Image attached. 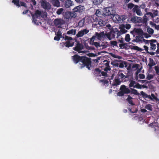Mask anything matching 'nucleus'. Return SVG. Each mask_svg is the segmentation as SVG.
Segmentation results:
<instances>
[{
  "instance_id": "1",
  "label": "nucleus",
  "mask_w": 159,
  "mask_h": 159,
  "mask_svg": "<svg viewBox=\"0 0 159 159\" xmlns=\"http://www.w3.org/2000/svg\"><path fill=\"white\" fill-rule=\"evenodd\" d=\"M81 62L82 63H80L81 69H82L86 66L89 70H90V68L91 66V61L90 58L88 57L85 56H82Z\"/></svg>"
},
{
  "instance_id": "2",
  "label": "nucleus",
  "mask_w": 159,
  "mask_h": 159,
  "mask_svg": "<svg viewBox=\"0 0 159 159\" xmlns=\"http://www.w3.org/2000/svg\"><path fill=\"white\" fill-rule=\"evenodd\" d=\"M119 90L117 93V96L119 97L123 96L125 94L130 93V89L125 85H122L120 86Z\"/></svg>"
},
{
  "instance_id": "3",
  "label": "nucleus",
  "mask_w": 159,
  "mask_h": 159,
  "mask_svg": "<svg viewBox=\"0 0 159 159\" xmlns=\"http://www.w3.org/2000/svg\"><path fill=\"white\" fill-rule=\"evenodd\" d=\"M31 16L33 18V21L35 24H36L37 22L36 18H38L40 16H41L42 18H44V17L43 13L40 11L39 10H36L35 11L34 14H32Z\"/></svg>"
},
{
  "instance_id": "4",
  "label": "nucleus",
  "mask_w": 159,
  "mask_h": 159,
  "mask_svg": "<svg viewBox=\"0 0 159 159\" xmlns=\"http://www.w3.org/2000/svg\"><path fill=\"white\" fill-rule=\"evenodd\" d=\"M42 7L45 10H49L51 9V5L46 0H41L40 1Z\"/></svg>"
},
{
  "instance_id": "5",
  "label": "nucleus",
  "mask_w": 159,
  "mask_h": 159,
  "mask_svg": "<svg viewBox=\"0 0 159 159\" xmlns=\"http://www.w3.org/2000/svg\"><path fill=\"white\" fill-rule=\"evenodd\" d=\"M140 93L142 97L145 99L148 98V99L151 100H153L154 99L156 101H159V99L156 97L153 93H152L151 95V96L150 95L147 94L143 91H141Z\"/></svg>"
},
{
  "instance_id": "6",
  "label": "nucleus",
  "mask_w": 159,
  "mask_h": 159,
  "mask_svg": "<svg viewBox=\"0 0 159 159\" xmlns=\"http://www.w3.org/2000/svg\"><path fill=\"white\" fill-rule=\"evenodd\" d=\"M77 17V15L73 12L68 11L65 13L64 15V18L66 19H71L72 18H75Z\"/></svg>"
},
{
  "instance_id": "7",
  "label": "nucleus",
  "mask_w": 159,
  "mask_h": 159,
  "mask_svg": "<svg viewBox=\"0 0 159 159\" xmlns=\"http://www.w3.org/2000/svg\"><path fill=\"white\" fill-rule=\"evenodd\" d=\"M116 13V9L112 7H109L106 8L105 15L106 16H114Z\"/></svg>"
},
{
  "instance_id": "8",
  "label": "nucleus",
  "mask_w": 159,
  "mask_h": 159,
  "mask_svg": "<svg viewBox=\"0 0 159 159\" xmlns=\"http://www.w3.org/2000/svg\"><path fill=\"white\" fill-rule=\"evenodd\" d=\"M106 37L110 40L114 39L116 36L114 28L111 30L108 33L106 32Z\"/></svg>"
},
{
  "instance_id": "9",
  "label": "nucleus",
  "mask_w": 159,
  "mask_h": 159,
  "mask_svg": "<svg viewBox=\"0 0 159 159\" xmlns=\"http://www.w3.org/2000/svg\"><path fill=\"white\" fill-rule=\"evenodd\" d=\"M84 7L81 5H79L75 7L73 10V11L74 13L77 15V13H81L83 12L84 10Z\"/></svg>"
},
{
  "instance_id": "10",
  "label": "nucleus",
  "mask_w": 159,
  "mask_h": 159,
  "mask_svg": "<svg viewBox=\"0 0 159 159\" xmlns=\"http://www.w3.org/2000/svg\"><path fill=\"white\" fill-rule=\"evenodd\" d=\"M82 56H80L78 54H75L72 57V59L73 62L75 64L79 62H81Z\"/></svg>"
},
{
  "instance_id": "11",
  "label": "nucleus",
  "mask_w": 159,
  "mask_h": 159,
  "mask_svg": "<svg viewBox=\"0 0 159 159\" xmlns=\"http://www.w3.org/2000/svg\"><path fill=\"white\" fill-rule=\"evenodd\" d=\"M89 32V30L86 29L81 30L78 33L76 34V36L79 38L82 37L84 34H86L88 33Z\"/></svg>"
},
{
  "instance_id": "12",
  "label": "nucleus",
  "mask_w": 159,
  "mask_h": 159,
  "mask_svg": "<svg viewBox=\"0 0 159 159\" xmlns=\"http://www.w3.org/2000/svg\"><path fill=\"white\" fill-rule=\"evenodd\" d=\"M140 8V7L138 5H135L132 9V11L134 13L136 12L138 15L141 16L142 15V13Z\"/></svg>"
},
{
  "instance_id": "13",
  "label": "nucleus",
  "mask_w": 159,
  "mask_h": 159,
  "mask_svg": "<svg viewBox=\"0 0 159 159\" xmlns=\"http://www.w3.org/2000/svg\"><path fill=\"white\" fill-rule=\"evenodd\" d=\"M117 77L118 79H119L122 81V82L126 81V80L125 79L127 78V76L124 75L123 73L120 72L118 73Z\"/></svg>"
},
{
  "instance_id": "14",
  "label": "nucleus",
  "mask_w": 159,
  "mask_h": 159,
  "mask_svg": "<svg viewBox=\"0 0 159 159\" xmlns=\"http://www.w3.org/2000/svg\"><path fill=\"white\" fill-rule=\"evenodd\" d=\"M95 35L97 38L99 40L106 38V33H104V31L101 32L99 33H96Z\"/></svg>"
},
{
  "instance_id": "15",
  "label": "nucleus",
  "mask_w": 159,
  "mask_h": 159,
  "mask_svg": "<svg viewBox=\"0 0 159 159\" xmlns=\"http://www.w3.org/2000/svg\"><path fill=\"white\" fill-rule=\"evenodd\" d=\"M83 48V45L79 42L77 43L76 46L73 48V49L78 52L79 53H80L81 52L80 51Z\"/></svg>"
},
{
  "instance_id": "16",
  "label": "nucleus",
  "mask_w": 159,
  "mask_h": 159,
  "mask_svg": "<svg viewBox=\"0 0 159 159\" xmlns=\"http://www.w3.org/2000/svg\"><path fill=\"white\" fill-rule=\"evenodd\" d=\"M53 22L55 26L59 27L64 24V21L61 19H56L54 20Z\"/></svg>"
},
{
  "instance_id": "17",
  "label": "nucleus",
  "mask_w": 159,
  "mask_h": 159,
  "mask_svg": "<svg viewBox=\"0 0 159 159\" xmlns=\"http://www.w3.org/2000/svg\"><path fill=\"white\" fill-rule=\"evenodd\" d=\"M73 5V2L71 0H66L64 3V6L66 8H69Z\"/></svg>"
},
{
  "instance_id": "18",
  "label": "nucleus",
  "mask_w": 159,
  "mask_h": 159,
  "mask_svg": "<svg viewBox=\"0 0 159 159\" xmlns=\"http://www.w3.org/2000/svg\"><path fill=\"white\" fill-rule=\"evenodd\" d=\"M74 42L72 41H67L64 43V45L66 47L69 48L73 46L74 45Z\"/></svg>"
},
{
  "instance_id": "19",
  "label": "nucleus",
  "mask_w": 159,
  "mask_h": 159,
  "mask_svg": "<svg viewBox=\"0 0 159 159\" xmlns=\"http://www.w3.org/2000/svg\"><path fill=\"white\" fill-rule=\"evenodd\" d=\"M51 3L54 7H59L60 6V3L59 0H51Z\"/></svg>"
},
{
  "instance_id": "20",
  "label": "nucleus",
  "mask_w": 159,
  "mask_h": 159,
  "mask_svg": "<svg viewBox=\"0 0 159 159\" xmlns=\"http://www.w3.org/2000/svg\"><path fill=\"white\" fill-rule=\"evenodd\" d=\"M143 38V35H138L136 36L135 39L133 40V42H139L141 41Z\"/></svg>"
},
{
  "instance_id": "21",
  "label": "nucleus",
  "mask_w": 159,
  "mask_h": 159,
  "mask_svg": "<svg viewBox=\"0 0 159 159\" xmlns=\"http://www.w3.org/2000/svg\"><path fill=\"white\" fill-rule=\"evenodd\" d=\"M133 31L138 35H143V31L141 29L135 28Z\"/></svg>"
},
{
  "instance_id": "22",
  "label": "nucleus",
  "mask_w": 159,
  "mask_h": 159,
  "mask_svg": "<svg viewBox=\"0 0 159 159\" xmlns=\"http://www.w3.org/2000/svg\"><path fill=\"white\" fill-rule=\"evenodd\" d=\"M132 99L133 98L129 95H128V97L126 100L129 104L132 106H134V104L133 102Z\"/></svg>"
},
{
  "instance_id": "23",
  "label": "nucleus",
  "mask_w": 159,
  "mask_h": 159,
  "mask_svg": "<svg viewBox=\"0 0 159 159\" xmlns=\"http://www.w3.org/2000/svg\"><path fill=\"white\" fill-rule=\"evenodd\" d=\"M121 82L122 81H121L119 79L117 78L114 80V83L112 85L113 86H116L119 85L120 84Z\"/></svg>"
},
{
  "instance_id": "24",
  "label": "nucleus",
  "mask_w": 159,
  "mask_h": 159,
  "mask_svg": "<svg viewBox=\"0 0 159 159\" xmlns=\"http://www.w3.org/2000/svg\"><path fill=\"white\" fill-rule=\"evenodd\" d=\"M130 93L131 94H134L136 95H139V93L138 92L137 90L132 88H130Z\"/></svg>"
},
{
  "instance_id": "25",
  "label": "nucleus",
  "mask_w": 159,
  "mask_h": 159,
  "mask_svg": "<svg viewBox=\"0 0 159 159\" xmlns=\"http://www.w3.org/2000/svg\"><path fill=\"white\" fill-rule=\"evenodd\" d=\"M124 26V25H122L120 26V31L122 34H125L127 32V30L125 29Z\"/></svg>"
},
{
  "instance_id": "26",
  "label": "nucleus",
  "mask_w": 159,
  "mask_h": 159,
  "mask_svg": "<svg viewBox=\"0 0 159 159\" xmlns=\"http://www.w3.org/2000/svg\"><path fill=\"white\" fill-rule=\"evenodd\" d=\"M115 34H116V38H118L121 34V32L116 28H114Z\"/></svg>"
},
{
  "instance_id": "27",
  "label": "nucleus",
  "mask_w": 159,
  "mask_h": 159,
  "mask_svg": "<svg viewBox=\"0 0 159 159\" xmlns=\"http://www.w3.org/2000/svg\"><path fill=\"white\" fill-rule=\"evenodd\" d=\"M150 61L148 63V65L149 66V68H151L152 67V66L155 65V63L154 62L153 59H150Z\"/></svg>"
},
{
  "instance_id": "28",
  "label": "nucleus",
  "mask_w": 159,
  "mask_h": 159,
  "mask_svg": "<svg viewBox=\"0 0 159 159\" xmlns=\"http://www.w3.org/2000/svg\"><path fill=\"white\" fill-rule=\"evenodd\" d=\"M76 32V29H71L68 31L67 32V34H73L75 35V34Z\"/></svg>"
},
{
  "instance_id": "29",
  "label": "nucleus",
  "mask_w": 159,
  "mask_h": 159,
  "mask_svg": "<svg viewBox=\"0 0 159 159\" xmlns=\"http://www.w3.org/2000/svg\"><path fill=\"white\" fill-rule=\"evenodd\" d=\"M140 18L142 20L141 22L143 23V24H144L146 25H147L148 21V18L147 17L145 16H144L143 19H142L141 18Z\"/></svg>"
},
{
  "instance_id": "30",
  "label": "nucleus",
  "mask_w": 159,
  "mask_h": 159,
  "mask_svg": "<svg viewBox=\"0 0 159 159\" xmlns=\"http://www.w3.org/2000/svg\"><path fill=\"white\" fill-rule=\"evenodd\" d=\"M93 3L94 5L100 4L103 1V0H92Z\"/></svg>"
},
{
  "instance_id": "31",
  "label": "nucleus",
  "mask_w": 159,
  "mask_h": 159,
  "mask_svg": "<svg viewBox=\"0 0 159 159\" xmlns=\"http://www.w3.org/2000/svg\"><path fill=\"white\" fill-rule=\"evenodd\" d=\"M147 31L149 34L152 35L153 34L154 31L152 29L148 27L147 29Z\"/></svg>"
},
{
  "instance_id": "32",
  "label": "nucleus",
  "mask_w": 159,
  "mask_h": 159,
  "mask_svg": "<svg viewBox=\"0 0 159 159\" xmlns=\"http://www.w3.org/2000/svg\"><path fill=\"white\" fill-rule=\"evenodd\" d=\"M135 5L132 3L130 2L128 4L127 6L128 9H131L134 7Z\"/></svg>"
},
{
  "instance_id": "33",
  "label": "nucleus",
  "mask_w": 159,
  "mask_h": 159,
  "mask_svg": "<svg viewBox=\"0 0 159 159\" xmlns=\"http://www.w3.org/2000/svg\"><path fill=\"white\" fill-rule=\"evenodd\" d=\"M64 10L62 8H61L57 10L56 11V13L57 15H59L61 14Z\"/></svg>"
},
{
  "instance_id": "34",
  "label": "nucleus",
  "mask_w": 159,
  "mask_h": 159,
  "mask_svg": "<svg viewBox=\"0 0 159 159\" xmlns=\"http://www.w3.org/2000/svg\"><path fill=\"white\" fill-rule=\"evenodd\" d=\"M136 84L135 81L134 80H132L130 81V83L129 85V88L132 87L134 88V86H135L134 84Z\"/></svg>"
},
{
  "instance_id": "35",
  "label": "nucleus",
  "mask_w": 159,
  "mask_h": 159,
  "mask_svg": "<svg viewBox=\"0 0 159 159\" xmlns=\"http://www.w3.org/2000/svg\"><path fill=\"white\" fill-rule=\"evenodd\" d=\"M12 2L17 6L20 7L19 0H13Z\"/></svg>"
},
{
  "instance_id": "36",
  "label": "nucleus",
  "mask_w": 159,
  "mask_h": 159,
  "mask_svg": "<svg viewBox=\"0 0 159 159\" xmlns=\"http://www.w3.org/2000/svg\"><path fill=\"white\" fill-rule=\"evenodd\" d=\"M145 108L150 111H152V109L151 105L150 104L146 105Z\"/></svg>"
},
{
  "instance_id": "37",
  "label": "nucleus",
  "mask_w": 159,
  "mask_h": 159,
  "mask_svg": "<svg viewBox=\"0 0 159 159\" xmlns=\"http://www.w3.org/2000/svg\"><path fill=\"white\" fill-rule=\"evenodd\" d=\"M132 49L138 51H141L143 50V49L137 46H133Z\"/></svg>"
},
{
  "instance_id": "38",
  "label": "nucleus",
  "mask_w": 159,
  "mask_h": 159,
  "mask_svg": "<svg viewBox=\"0 0 159 159\" xmlns=\"http://www.w3.org/2000/svg\"><path fill=\"white\" fill-rule=\"evenodd\" d=\"M130 35L129 34L126 35L125 37V40L126 42H129L130 41Z\"/></svg>"
},
{
  "instance_id": "39",
  "label": "nucleus",
  "mask_w": 159,
  "mask_h": 159,
  "mask_svg": "<svg viewBox=\"0 0 159 159\" xmlns=\"http://www.w3.org/2000/svg\"><path fill=\"white\" fill-rule=\"evenodd\" d=\"M65 40L67 41H72L73 40L72 38L71 37H69L66 35L65 36Z\"/></svg>"
},
{
  "instance_id": "40",
  "label": "nucleus",
  "mask_w": 159,
  "mask_h": 159,
  "mask_svg": "<svg viewBox=\"0 0 159 159\" xmlns=\"http://www.w3.org/2000/svg\"><path fill=\"white\" fill-rule=\"evenodd\" d=\"M134 88H136L138 89H141L142 88V85L140 84L139 83H137L134 87Z\"/></svg>"
},
{
  "instance_id": "41",
  "label": "nucleus",
  "mask_w": 159,
  "mask_h": 159,
  "mask_svg": "<svg viewBox=\"0 0 159 159\" xmlns=\"http://www.w3.org/2000/svg\"><path fill=\"white\" fill-rule=\"evenodd\" d=\"M151 45V48H150L152 50H154L156 48V45L155 44L153 43H150Z\"/></svg>"
},
{
  "instance_id": "42",
  "label": "nucleus",
  "mask_w": 159,
  "mask_h": 159,
  "mask_svg": "<svg viewBox=\"0 0 159 159\" xmlns=\"http://www.w3.org/2000/svg\"><path fill=\"white\" fill-rule=\"evenodd\" d=\"M56 34L57 36L60 37L61 38L62 37L61 33L60 30H58L57 33V34Z\"/></svg>"
},
{
  "instance_id": "43",
  "label": "nucleus",
  "mask_w": 159,
  "mask_h": 159,
  "mask_svg": "<svg viewBox=\"0 0 159 159\" xmlns=\"http://www.w3.org/2000/svg\"><path fill=\"white\" fill-rule=\"evenodd\" d=\"M100 82L102 83L104 85L107 84L108 82V81L107 80H100Z\"/></svg>"
},
{
  "instance_id": "44",
  "label": "nucleus",
  "mask_w": 159,
  "mask_h": 159,
  "mask_svg": "<svg viewBox=\"0 0 159 159\" xmlns=\"http://www.w3.org/2000/svg\"><path fill=\"white\" fill-rule=\"evenodd\" d=\"M153 75L150 74H148L147 75L146 79L148 80H150L153 78Z\"/></svg>"
},
{
  "instance_id": "45",
  "label": "nucleus",
  "mask_w": 159,
  "mask_h": 159,
  "mask_svg": "<svg viewBox=\"0 0 159 159\" xmlns=\"http://www.w3.org/2000/svg\"><path fill=\"white\" fill-rule=\"evenodd\" d=\"M110 43L113 46H117V42L116 41H111Z\"/></svg>"
},
{
  "instance_id": "46",
  "label": "nucleus",
  "mask_w": 159,
  "mask_h": 159,
  "mask_svg": "<svg viewBox=\"0 0 159 159\" xmlns=\"http://www.w3.org/2000/svg\"><path fill=\"white\" fill-rule=\"evenodd\" d=\"M126 43H121L119 45V47L121 49H124L126 47H125V45H126Z\"/></svg>"
},
{
  "instance_id": "47",
  "label": "nucleus",
  "mask_w": 159,
  "mask_h": 159,
  "mask_svg": "<svg viewBox=\"0 0 159 159\" xmlns=\"http://www.w3.org/2000/svg\"><path fill=\"white\" fill-rule=\"evenodd\" d=\"M112 56L114 58H118L119 59H120L122 58V57L121 56L117 55L112 54Z\"/></svg>"
},
{
  "instance_id": "48",
  "label": "nucleus",
  "mask_w": 159,
  "mask_h": 159,
  "mask_svg": "<svg viewBox=\"0 0 159 159\" xmlns=\"http://www.w3.org/2000/svg\"><path fill=\"white\" fill-rule=\"evenodd\" d=\"M119 61H121V62L120 63L118 67L120 68H123L124 67V61L120 60Z\"/></svg>"
},
{
  "instance_id": "49",
  "label": "nucleus",
  "mask_w": 159,
  "mask_h": 159,
  "mask_svg": "<svg viewBox=\"0 0 159 159\" xmlns=\"http://www.w3.org/2000/svg\"><path fill=\"white\" fill-rule=\"evenodd\" d=\"M95 14L98 16L101 17V12L99 10H97Z\"/></svg>"
},
{
  "instance_id": "50",
  "label": "nucleus",
  "mask_w": 159,
  "mask_h": 159,
  "mask_svg": "<svg viewBox=\"0 0 159 159\" xmlns=\"http://www.w3.org/2000/svg\"><path fill=\"white\" fill-rule=\"evenodd\" d=\"M103 63L106 66H109V61H107V60H105L103 61Z\"/></svg>"
},
{
  "instance_id": "51",
  "label": "nucleus",
  "mask_w": 159,
  "mask_h": 159,
  "mask_svg": "<svg viewBox=\"0 0 159 159\" xmlns=\"http://www.w3.org/2000/svg\"><path fill=\"white\" fill-rule=\"evenodd\" d=\"M143 35L146 38H148L151 37V35L149 34H148L146 33H143Z\"/></svg>"
},
{
  "instance_id": "52",
  "label": "nucleus",
  "mask_w": 159,
  "mask_h": 159,
  "mask_svg": "<svg viewBox=\"0 0 159 159\" xmlns=\"http://www.w3.org/2000/svg\"><path fill=\"white\" fill-rule=\"evenodd\" d=\"M156 73L158 74L159 73V67L157 66H155L154 67Z\"/></svg>"
},
{
  "instance_id": "53",
  "label": "nucleus",
  "mask_w": 159,
  "mask_h": 159,
  "mask_svg": "<svg viewBox=\"0 0 159 159\" xmlns=\"http://www.w3.org/2000/svg\"><path fill=\"white\" fill-rule=\"evenodd\" d=\"M124 27L125 28H126L127 30H129L131 28V26L130 24H126L124 25Z\"/></svg>"
},
{
  "instance_id": "54",
  "label": "nucleus",
  "mask_w": 159,
  "mask_h": 159,
  "mask_svg": "<svg viewBox=\"0 0 159 159\" xmlns=\"http://www.w3.org/2000/svg\"><path fill=\"white\" fill-rule=\"evenodd\" d=\"M139 78L141 79H143L145 78V75L142 74H140L139 75Z\"/></svg>"
},
{
  "instance_id": "55",
  "label": "nucleus",
  "mask_w": 159,
  "mask_h": 159,
  "mask_svg": "<svg viewBox=\"0 0 159 159\" xmlns=\"http://www.w3.org/2000/svg\"><path fill=\"white\" fill-rule=\"evenodd\" d=\"M94 45L97 48H98V47L100 46V44L97 42H94Z\"/></svg>"
},
{
  "instance_id": "56",
  "label": "nucleus",
  "mask_w": 159,
  "mask_h": 159,
  "mask_svg": "<svg viewBox=\"0 0 159 159\" xmlns=\"http://www.w3.org/2000/svg\"><path fill=\"white\" fill-rule=\"evenodd\" d=\"M131 21L133 22H135L137 21L135 17H132L131 18Z\"/></svg>"
},
{
  "instance_id": "57",
  "label": "nucleus",
  "mask_w": 159,
  "mask_h": 159,
  "mask_svg": "<svg viewBox=\"0 0 159 159\" xmlns=\"http://www.w3.org/2000/svg\"><path fill=\"white\" fill-rule=\"evenodd\" d=\"M105 71H107L108 70H111V68H110V66H107L104 69Z\"/></svg>"
},
{
  "instance_id": "58",
  "label": "nucleus",
  "mask_w": 159,
  "mask_h": 159,
  "mask_svg": "<svg viewBox=\"0 0 159 159\" xmlns=\"http://www.w3.org/2000/svg\"><path fill=\"white\" fill-rule=\"evenodd\" d=\"M60 38H61L60 37H59L57 36L54 37V39L55 40H56V41H58L60 40Z\"/></svg>"
},
{
  "instance_id": "59",
  "label": "nucleus",
  "mask_w": 159,
  "mask_h": 159,
  "mask_svg": "<svg viewBox=\"0 0 159 159\" xmlns=\"http://www.w3.org/2000/svg\"><path fill=\"white\" fill-rule=\"evenodd\" d=\"M101 72V74L102 76H107V73L104 72V71H102V72Z\"/></svg>"
},
{
  "instance_id": "60",
  "label": "nucleus",
  "mask_w": 159,
  "mask_h": 159,
  "mask_svg": "<svg viewBox=\"0 0 159 159\" xmlns=\"http://www.w3.org/2000/svg\"><path fill=\"white\" fill-rule=\"evenodd\" d=\"M139 65L138 64H135L133 65L132 67L138 68V67H139Z\"/></svg>"
},
{
  "instance_id": "61",
  "label": "nucleus",
  "mask_w": 159,
  "mask_h": 159,
  "mask_svg": "<svg viewBox=\"0 0 159 159\" xmlns=\"http://www.w3.org/2000/svg\"><path fill=\"white\" fill-rule=\"evenodd\" d=\"M121 16L122 18V21L124 20L126 18V16L125 15H123Z\"/></svg>"
},
{
  "instance_id": "62",
  "label": "nucleus",
  "mask_w": 159,
  "mask_h": 159,
  "mask_svg": "<svg viewBox=\"0 0 159 159\" xmlns=\"http://www.w3.org/2000/svg\"><path fill=\"white\" fill-rule=\"evenodd\" d=\"M150 24L152 26L155 27V26H156V24L151 21L150 22Z\"/></svg>"
},
{
  "instance_id": "63",
  "label": "nucleus",
  "mask_w": 159,
  "mask_h": 159,
  "mask_svg": "<svg viewBox=\"0 0 159 159\" xmlns=\"http://www.w3.org/2000/svg\"><path fill=\"white\" fill-rule=\"evenodd\" d=\"M147 15H149L151 17H153V14L151 12H148L147 13Z\"/></svg>"
},
{
  "instance_id": "64",
  "label": "nucleus",
  "mask_w": 159,
  "mask_h": 159,
  "mask_svg": "<svg viewBox=\"0 0 159 159\" xmlns=\"http://www.w3.org/2000/svg\"><path fill=\"white\" fill-rule=\"evenodd\" d=\"M31 2L33 5H35L36 4V2L35 0H31Z\"/></svg>"
}]
</instances>
